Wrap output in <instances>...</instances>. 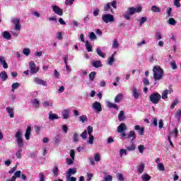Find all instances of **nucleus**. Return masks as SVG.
Segmentation results:
<instances>
[{"instance_id": "nucleus-38", "label": "nucleus", "mask_w": 181, "mask_h": 181, "mask_svg": "<svg viewBox=\"0 0 181 181\" xmlns=\"http://www.w3.org/2000/svg\"><path fill=\"white\" fill-rule=\"evenodd\" d=\"M3 37L7 40H9L11 39V34L8 31H4L3 32Z\"/></svg>"}, {"instance_id": "nucleus-16", "label": "nucleus", "mask_w": 181, "mask_h": 181, "mask_svg": "<svg viewBox=\"0 0 181 181\" xmlns=\"http://www.w3.org/2000/svg\"><path fill=\"white\" fill-rule=\"evenodd\" d=\"M48 118L50 121H54V119H59V115L57 114L53 113L52 111H50L48 115Z\"/></svg>"}, {"instance_id": "nucleus-13", "label": "nucleus", "mask_w": 181, "mask_h": 181, "mask_svg": "<svg viewBox=\"0 0 181 181\" xmlns=\"http://www.w3.org/2000/svg\"><path fill=\"white\" fill-rule=\"evenodd\" d=\"M62 115L64 119H69L70 117V109H64L62 112Z\"/></svg>"}, {"instance_id": "nucleus-64", "label": "nucleus", "mask_w": 181, "mask_h": 181, "mask_svg": "<svg viewBox=\"0 0 181 181\" xmlns=\"http://www.w3.org/2000/svg\"><path fill=\"white\" fill-rule=\"evenodd\" d=\"M74 0H66L65 5L71 6V4H74Z\"/></svg>"}, {"instance_id": "nucleus-26", "label": "nucleus", "mask_w": 181, "mask_h": 181, "mask_svg": "<svg viewBox=\"0 0 181 181\" xmlns=\"http://www.w3.org/2000/svg\"><path fill=\"white\" fill-rule=\"evenodd\" d=\"M126 148L129 152H132V151H135V149H136V146H135V144H134V141H132L130 146H126Z\"/></svg>"}, {"instance_id": "nucleus-18", "label": "nucleus", "mask_w": 181, "mask_h": 181, "mask_svg": "<svg viewBox=\"0 0 181 181\" xmlns=\"http://www.w3.org/2000/svg\"><path fill=\"white\" fill-rule=\"evenodd\" d=\"M134 129L135 131H138L139 135H144V132H145V128L141 127L139 125H136Z\"/></svg>"}, {"instance_id": "nucleus-5", "label": "nucleus", "mask_w": 181, "mask_h": 181, "mask_svg": "<svg viewBox=\"0 0 181 181\" xmlns=\"http://www.w3.org/2000/svg\"><path fill=\"white\" fill-rule=\"evenodd\" d=\"M160 98H162V96L160 95V94H159L158 93H153L149 96V100L153 104H158L159 101L160 100Z\"/></svg>"}, {"instance_id": "nucleus-54", "label": "nucleus", "mask_w": 181, "mask_h": 181, "mask_svg": "<svg viewBox=\"0 0 181 181\" xmlns=\"http://www.w3.org/2000/svg\"><path fill=\"white\" fill-rule=\"evenodd\" d=\"M73 163H74V158H66V164L70 165H73Z\"/></svg>"}, {"instance_id": "nucleus-35", "label": "nucleus", "mask_w": 181, "mask_h": 181, "mask_svg": "<svg viewBox=\"0 0 181 181\" xmlns=\"http://www.w3.org/2000/svg\"><path fill=\"white\" fill-rule=\"evenodd\" d=\"M95 76H97V72L92 71L89 74V80H90V81H94V78H95Z\"/></svg>"}, {"instance_id": "nucleus-22", "label": "nucleus", "mask_w": 181, "mask_h": 181, "mask_svg": "<svg viewBox=\"0 0 181 181\" xmlns=\"http://www.w3.org/2000/svg\"><path fill=\"white\" fill-rule=\"evenodd\" d=\"M0 64H2L4 69H8V63H6L4 57L0 56Z\"/></svg>"}, {"instance_id": "nucleus-44", "label": "nucleus", "mask_w": 181, "mask_h": 181, "mask_svg": "<svg viewBox=\"0 0 181 181\" xmlns=\"http://www.w3.org/2000/svg\"><path fill=\"white\" fill-rule=\"evenodd\" d=\"M23 54H25V56H29L30 54V49L29 48H23Z\"/></svg>"}, {"instance_id": "nucleus-55", "label": "nucleus", "mask_w": 181, "mask_h": 181, "mask_svg": "<svg viewBox=\"0 0 181 181\" xmlns=\"http://www.w3.org/2000/svg\"><path fill=\"white\" fill-rule=\"evenodd\" d=\"M119 134H120L121 139L124 140L127 139V133H125V132H119Z\"/></svg>"}, {"instance_id": "nucleus-51", "label": "nucleus", "mask_w": 181, "mask_h": 181, "mask_svg": "<svg viewBox=\"0 0 181 181\" xmlns=\"http://www.w3.org/2000/svg\"><path fill=\"white\" fill-rule=\"evenodd\" d=\"M168 24L172 25L173 26H175L176 25V21H175V18H169Z\"/></svg>"}, {"instance_id": "nucleus-8", "label": "nucleus", "mask_w": 181, "mask_h": 181, "mask_svg": "<svg viewBox=\"0 0 181 181\" xmlns=\"http://www.w3.org/2000/svg\"><path fill=\"white\" fill-rule=\"evenodd\" d=\"M92 108L96 112H101L103 111V107H101V103L98 101H95L92 105Z\"/></svg>"}, {"instance_id": "nucleus-52", "label": "nucleus", "mask_w": 181, "mask_h": 181, "mask_svg": "<svg viewBox=\"0 0 181 181\" xmlns=\"http://www.w3.org/2000/svg\"><path fill=\"white\" fill-rule=\"evenodd\" d=\"M144 45H146V41L145 40H143L142 41L136 43L137 47H142Z\"/></svg>"}, {"instance_id": "nucleus-20", "label": "nucleus", "mask_w": 181, "mask_h": 181, "mask_svg": "<svg viewBox=\"0 0 181 181\" xmlns=\"http://www.w3.org/2000/svg\"><path fill=\"white\" fill-rule=\"evenodd\" d=\"M132 94L136 100H138L139 98V93H138V89L135 88V86H133L132 88Z\"/></svg>"}, {"instance_id": "nucleus-59", "label": "nucleus", "mask_w": 181, "mask_h": 181, "mask_svg": "<svg viewBox=\"0 0 181 181\" xmlns=\"http://www.w3.org/2000/svg\"><path fill=\"white\" fill-rule=\"evenodd\" d=\"M178 103H179V100L175 99L174 100V102L173 103V104L170 105L171 110H173V108H175V107H176V105H177Z\"/></svg>"}, {"instance_id": "nucleus-29", "label": "nucleus", "mask_w": 181, "mask_h": 181, "mask_svg": "<svg viewBox=\"0 0 181 181\" xmlns=\"http://www.w3.org/2000/svg\"><path fill=\"white\" fill-rule=\"evenodd\" d=\"M119 47V42H118V40L115 39L112 44V49H118Z\"/></svg>"}, {"instance_id": "nucleus-40", "label": "nucleus", "mask_w": 181, "mask_h": 181, "mask_svg": "<svg viewBox=\"0 0 181 181\" xmlns=\"http://www.w3.org/2000/svg\"><path fill=\"white\" fill-rule=\"evenodd\" d=\"M107 107L108 108H115V110H118V105L115 103H112L111 102L107 103Z\"/></svg>"}, {"instance_id": "nucleus-21", "label": "nucleus", "mask_w": 181, "mask_h": 181, "mask_svg": "<svg viewBox=\"0 0 181 181\" xmlns=\"http://www.w3.org/2000/svg\"><path fill=\"white\" fill-rule=\"evenodd\" d=\"M137 171L139 173L142 174L144 173V170H145V164L140 163L136 166Z\"/></svg>"}, {"instance_id": "nucleus-47", "label": "nucleus", "mask_w": 181, "mask_h": 181, "mask_svg": "<svg viewBox=\"0 0 181 181\" xmlns=\"http://www.w3.org/2000/svg\"><path fill=\"white\" fill-rule=\"evenodd\" d=\"M88 119V118L86 115H81L79 117V121H81V122H83V124H84Z\"/></svg>"}, {"instance_id": "nucleus-30", "label": "nucleus", "mask_w": 181, "mask_h": 181, "mask_svg": "<svg viewBox=\"0 0 181 181\" xmlns=\"http://www.w3.org/2000/svg\"><path fill=\"white\" fill-rule=\"evenodd\" d=\"M102 181H112V176L105 173V176Z\"/></svg>"}, {"instance_id": "nucleus-17", "label": "nucleus", "mask_w": 181, "mask_h": 181, "mask_svg": "<svg viewBox=\"0 0 181 181\" xmlns=\"http://www.w3.org/2000/svg\"><path fill=\"white\" fill-rule=\"evenodd\" d=\"M91 66H93V67H95V69H100V67H103V64L101 63V61L96 60L92 62Z\"/></svg>"}, {"instance_id": "nucleus-7", "label": "nucleus", "mask_w": 181, "mask_h": 181, "mask_svg": "<svg viewBox=\"0 0 181 181\" xmlns=\"http://www.w3.org/2000/svg\"><path fill=\"white\" fill-rule=\"evenodd\" d=\"M102 21H103L105 23H110V22H115V18H114L112 14L107 13L102 16Z\"/></svg>"}, {"instance_id": "nucleus-3", "label": "nucleus", "mask_w": 181, "mask_h": 181, "mask_svg": "<svg viewBox=\"0 0 181 181\" xmlns=\"http://www.w3.org/2000/svg\"><path fill=\"white\" fill-rule=\"evenodd\" d=\"M153 77L156 81L161 80L162 77H163V70L160 69V66H153Z\"/></svg>"}, {"instance_id": "nucleus-39", "label": "nucleus", "mask_w": 181, "mask_h": 181, "mask_svg": "<svg viewBox=\"0 0 181 181\" xmlns=\"http://www.w3.org/2000/svg\"><path fill=\"white\" fill-rule=\"evenodd\" d=\"M85 46H86V50H88V52H93V46H91V45H90V42L88 41L86 42Z\"/></svg>"}, {"instance_id": "nucleus-53", "label": "nucleus", "mask_w": 181, "mask_h": 181, "mask_svg": "<svg viewBox=\"0 0 181 181\" xmlns=\"http://www.w3.org/2000/svg\"><path fill=\"white\" fill-rule=\"evenodd\" d=\"M56 37L58 40H63V33L59 32L56 34Z\"/></svg>"}, {"instance_id": "nucleus-19", "label": "nucleus", "mask_w": 181, "mask_h": 181, "mask_svg": "<svg viewBox=\"0 0 181 181\" xmlns=\"http://www.w3.org/2000/svg\"><path fill=\"white\" fill-rule=\"evenodd\" d=\"M124 131H127V125H125V123H121L117 127V132H123Z\"/></svg>"}, {"instance_id": "nucleus-6", "label": "nucleus", "mask_w": 181, "mask_h": 181, "mask_svg": "<svg viewBox=\"0 0 181 181\" xmlns=\"http://www.w3.org/2000/svg\"><path fill=\"white\" fill-rule=\"evenodd\" d=\"M28 67L30 69V73H31V74H36V73H38L39 70L40 69L39 66H36V64L33 61H30L28 63Z\"/></svg>"}, {"instance_id": "nucleus-50", "label": "nucleus", "mask_w": 181, "mask_h": 181, "mask_svg": "<svg viewBox=\"0 0 181 181\" xmlns=\"http://www.w3.org/2000/svg\"><path fill=\"white\" fill-rule=\"evenodd\" d=\"M52 173H53L54 176H58L59 168H57V166L54 167V168L52 170Z\"/></svg>"}, {"instance_id": "nucleus-25", "label": "nucleus", "mask_w": 181, "mask_h": 181, "mask_svg": "<svg viewBox=\"0 0 181 181\" xmlns=\"http://www.w3.org/2000/svg\"><path fill=\"white\" fill-rule=\"evenodd\" d=\"M115 53L112 54L111 55V57L109 58L108 62H107V64L109 66H112V64H114V62H115Z\"/></svg>"}, {"instance_id": "nucleus-33", "label": "nucleus", "mask_w": 181, "mask_h": 181, "mask_svg": "<svg viewBox=\"0 0 181 181\" xmlns=\"http://www.w3.org/2000/svg\"><path fill=\"white\" fill-rule=\"evenodd\" d=\"M151 179V175H149V174H143L141 175V180L143 181H149V180Z\"/></svg>"}, {"instance_id": "nucleus-9", "label": "nucleus", "mask_w": 181, "mask_h": 181, "mask_svg": "<svg viewBox=\"0 0 181 181\" xmlns=\"http://www.w3.org/2000/svg\"><path fill=\"white\" fill-rule=\"evenodd\" d=\"M33 82L38 86H44V87H47V83L45 81L40 79L39 77H35L33 78Z\"/></svg>"}, {"instance_id": "nucleus-15", "label": "nucleus", "mask_w": 181, "mask_h": 181, "mask_svg": "<svg viewBox=\"0 0 181 181\" xmlns=\"http://www.w3.org/2000/svg\"><path fill=\"white\" fill-rule=\"evenodd\" d=\"M32 132V127L28 126L27 127L25 134V138L26 139V141H29V139H30V134Z\"/></svg>"}, {"instance_id": "nucleus-37", "label": "nucleus", "mask_w": 181, "mask_h": 181, "mask_svg": "<svg viewBox=\"0 0 181 181\" xmlns=\"http://www.w3.org/2000/svg\"><path fill=\"white\" fill-rule=\"evenodd\" d=\"M42 105L45 108H47V107H53V103L50 101H45L42 103Z\"/></svg>"}, {"instance_id": "nucleus-57", "label": "nucleus", "mask_w": 181, "mask_h": 181, "mask_svg": "<svg viewBox=\"0 0 181 181\" xmlns=\"http://www.w3.org/2000/svg\"><path fill=\"white\" fill-rule=\"evenodd\" d=\"M117 180H120V181H124V175H122V173H117Z\"/></svg>"}, {"instance_id": "nucleus-23", "label": "nucleus", "mask_w": 181, "mask_h": 181, "mask_svg": "<svg viewBox=\"0 0 181 181\" xmlns=\"http://www.w3.org/2000/svg\"><path fill=\"white\" fill-rule=\"evenodd\" d=\"M6 111H7L10 118H13L15 117V114L13 113V109L12 107H7Z\"/></svg>"}, {"instance_id": "nucleus-27", "label": "nucleus", "mask_w": 181, "mask_h": 181, "mask_svg": "<svg viewBox=\"0 0 181 181\" xmlns=\"http://www.w3.org/2000/svg\"><path fill=\"white\" fill-rule=\"evenodd\" d=\"M118 119L120 122L125 119V112H124V110H121L119 112V114L118 115Z\"/></svg>"}, {"instance_id": "nucleus-2", "label": "nucleus", "mask_w": 181, "mask_h": 181, "mask_svg": "<svg viewBox=\"0 0 181 181\" xmlns=\"http://www.w3.org/2000/svg\"><path fill=\"white\" fill-rule=\"evenodd\" d=\"M11 22L14 25V29L16 31H11V34L13 36H18L21 32V19L20 18H11Z\"/></svg>"}, {"instance_id": "nucleus-48", "label": "nucleus", "mask_w": 181, "mask_h": 181, "mask_svg": "<svg viewBox=\"0 0 181 181\" xmlns=\"http://www.w3.org/2000/svg\"><path fill=\"white\" fill-rule=\"evenodd\" d=\"M39 104H40V102L37 99H34L33 100V107H35L36 108H37L39 107Z\"/></svg>"}, {"instance_id": "nucleus-61", "label": "nucleus", "mask_w": 181, "mask_h": 181, "mask_svg": "<svg viewBox=\"0 0 181 181\" xmlns=\"http://www.w3.org/2000/svg\"><path fill=\"white\" fill-rule=\"evenodd\" d=\"M170 66H172L173 70H176V69H177V66L176 65V62L175 61H172L170 62Z\"/></svg>"}, {"instance_id": "nucleus-60", "label": "nucleus", "mask_w": 181, "mask_h": 181, "mask_svg": "<svg viewBox=\"0 0 181 181\" xmlns=\"http://www.w3.org/2000/svg\"><path fill=\"white\" fill-rule=\"evenodd\" d=\"M128 150L127 149H120V151H119V156H121V158H122V155H127V152Z\"/></svg>"}, {"instance_id": "nucleus-24", "label": "nucleus", "mask_w": 181, "mask_h": 181, "mask_svg": "<svg viewBox=\"0 0 181 181\" xmlns=\"http://www.w3.org/2000/svg\"><path fill=\"white\" fill-rule=\"evenodd\" d=\"M0 78H1V81H6V80H8V74L6 71L0 73Z\"/></svg>"}, {"instance_id": "nucleus-10", "label": "nucleus", "mask_w": 181, "mask_h": 181, "mask_svg": "<svg viewBox=\"0 0 181 181\" xmlns=\"http://www.w3.org/2000/svg\"><path fill=\"white\" fill-rule=\"evenodd\" d=\"M52 11L56 13V15H58L59 16H63V9L60 8V7L58 6H52Z\"/></svg>"}, {"instance_id": "nucleus-1", "label": "nucleus", "mask_w": 181, "mask_h": 181, "mask_svg": "<svg viewBox=\"0 0 181 181\" xmlns=\"http://www.w3.org/2000/svg\"><path fill=\"white\" fill-rule=\"evenodd\" d=\"M141 12H142V6H141L137 7H129L127 10L126 13L122 14V16L126 19V21H129L132 15H135V13H139Z\"/></svg>"}, {"instance_id": "nucleus-4", "label": "nucleus", "mask_w": 181, "mask_h": 181, "mask_svg": "<svg viewBox=\"0 0 181 181\" xmlns=\"http://www.w3.org/2000/svg\"><path fill=\"white\" fill-rule=\"evenodd\" d=\"M16 141L17 142L18 146L19 148L23 147V138H22V132L21 130H18L15 134Z\"/></svg>"}, {"instance_id": "nucleus-63", "label": "nucleus", "mask_w": 181, "mask_h": 181, "mask_svg": "<svg viewBox=\"0 0 181 181\" xmlns=\"http://www.w3.org/2000/svg\"><path fill=\"white\" fill-rule=\"evenodd\" d=\"M138 148L140 153H144V150L145 149V146L144 145H139Z\"/></svg>"}, {"instance_id": "nucleus-34", "label": "nucleus", "mask_w": 181, "mask_h": 181, "mask_svg": "<svg viewBox=\"0 0 181 181\" xmlns=\"http://www.w3.org/2000/svg\"><path fill=\"white\" fill-rule=\"evenodd\" d=\"M151 11L157 13H160V8L156 6H152Z\"/></svg>"}, {"instance_id": "nucleus-12", "label": "nucleus", "mask_w": 181, "mask_h": 181, "mask_svg": "<svg viewBox=\"0 0 181 181\" xmlns=\"http://www.w3.org/2000/svg\"><path fill=\"white\" fill-rule=\"evenodd\" d=\"M77 173V168H72L68 169V171L66 172V177H71V175H76Z\"/></svg>"}, {"instance_id": "nucleus-45", "label": "nucleus", "mask_w": 181, "mask_h": 181, "mask_svg": "<svg viewBox=\"0 0 181 181\" xmlns=\"http://www.w3.org/2000/svg\"><path fill=\"white\" fill-rule=\"evenodd\" d=\"M89 38L90 40H97V35H95V33L90 32L89 34Z\"/></svg>"}, {"instance_id": "nucleus-31", "label": "nucleus", "mask_w": 181, "mask_h": 181, "mask_svg": "<svg viewBox=\"0 0 181 181\" xmlns=\"http://www.w3.org/2000/svg\"><path fill=\"white\" fill-rule=\"evenodd\" d=\"M18 87H21V84L19 83L16 82L13 83L11 86V91L14 93L15 90H16Z\"/></svg>"}, {"instance_id": "nucleus-46", "label": "nucleus", "mask_w": 181, "mask_h": 181, "mask_svg": "<svg viewBox=\"0 0 181 181\" xmlns=\"http://www.w3.org/2000/svg\"><path fill=\"white\" fill-rule=\"evenodd\" d=\"M73 142H77L78 141V134L77 132H74L73 134V138H72Z\"/></svg>"}, {"instance_id": "nucleus-42", "label": "nucleus", "mask_w": 181, "mask_h": 181, "mask_svg": "<svg viewBox=\"0 0 181 181\" xmlns=\"http://www.w3.org/2000/svg\"><path fill=\"white\" fill-rule=\"evenodd\" d=\"M16 156L18 159H22V148H19L16 153Z\"/></svg>"}, {"instance_id": "nucleus-41", "label": "nucleus", "mask_w": 181, "mask_h": 181, "mask_svg": "<svg viewBox=\"0 0 181 181\" xmlns=\"http://www.w3.org/2000/svg\"><path fill=\"white\" fill-rule=\"evenodd\" d=\"M38 181H46V177L43 173H40L38 175Z\"/></svg>"}, {"instance_id": "nucleus-11", "label": "nucleus", "mask_w": 181, "mask_h": 181, "mask_svg": "<svg viewBox=\"0 0 181 181\" xmlns=\"http://www.w3.org/2000/svg\"><path fill=\"white\" fill-rule=\"evenodd\" d=\"M172 93H173L172 88H170L169 90L166 89L163 91L161 98L163 100H166L168 98V94H172Z\"/></svg>"}, {"instance_id": "nucleus-14", "label": "nucleus", "mask_w": 181, "mask_h": 181, "mask_svg": "<svg viewBox=\"0 0 181 181\" xmlns=\"http://www.w3.org/2000/svg\"><path fill=\"white\" fill-rule=\"evenodd\" d=\"M132 138L130 141V144H132L135 139H136V134H135L134 131H130L127 135V139Z\"/></svg>"}, {"instance_id": "nucleus-56", "label": "nucleus", "mask_w": 181, "mask_h": 181, "mask_svg": "<svg viewBox=\"0 0 181 181\" xmlns=\"http://www.w3.org/2000/svg\"><path fill=\"white\" fill-rule=\"evenodd\" d=\"M157 166H158V170H160V171L165 170V166L163 165V163H160L157 164Z\"/></svg>"}, {"instance_id": "nucleus-62", "label": "nucleus", "mask_w": 181, "mask_h": 181, "mask_svg": "<svg viewBox=\"0 0 181 181\" xmlns=\"http://www.w3.org/2000/svg\"><path fill=\"white\" fill-rule=\"evenodd\" d=\"M110 8H111V3H107V5H105L104 7V11L107 12V11L110 10Z\"/></svg>"}, {"instance_id": "nucleus-36", "label": "nucleus", "mask_w": 181, "mask_h": 181, "mask_svg": "<svg viewBox=\"0 0 181 181\" xmlns=\"http://www.w3.org/2000/svg\"><path fill=\"white\" fill-rule=\"evenodd\" d=\"M53 141L54 142V144H60V141H62V137H60V135H56Z\"/></svg>"}, {"instance_id": "nucleus-28", "label": "nucleus", "mask_w": 181, "mask_h": 181, "mask_svg": "<svg viewBox=\"0 0 181 181\" xmlns=\"http://www.w3.org/2000/svg\"><path fill=\"white\" fill-rule=\"evenodd\" d=\"M124 98V94L119 93L116 97L115 98V103H121V100Z\"/></svg>"}, {"instance_id": "nucleus-49", "label": "nucleus", "mask_w": 181, "mask_h": 181, "mask_svg": "<svg viewBox=\"0 0 181 181\" xmlns=\"http://www.w3.org/2000/svg\"><path fill=\"white\" fill-rule=\"evenodd\" d=\"M94 160L95 162H100L101 160V156L99 153H95L94 155Z\"/></svg>"}, {"instance_id": "nucleus-58", "label": "nucleus", "mask_w": 181, "mask_h": 181, "mask_svg": "<svg viewBox=\"0 0 181 181\" xmlns=\"http://www.w3.org/2000/svg\"><path fill=\"white\" fill-rule=\"evenodd\" d=\"M88 143H89L90 145H93V144H94V136L93 135L89 136V139L88 140Z\"/></svg>"}, {"instance_id": "nucleus-43", "label": "nucleus", "mask_w": 181, "mask_h": 181, "mask_svg": "<svg viewBox=\"0 0 181 181\" xmlns=\"http://www.w3.org/2000/svg\"><path fill=\"white\" fill-rule=\"evenodd\" d=\"M148 21V17H141L139 20V25L142 26Z\"/></svg>"}, {"instance_id": "nucleus-32", "label": "nucleus", "mask_w": 181, "mask_h": 181, "mask_svg": "<svg viewBox=\"0 0 181 181\" xmlns=\"http://www.w3.org/2000/svg\"><path fill=\"white\" fill-rule=\"evenodd\" d=\"M96 53H98L100 57H103V58L105 57V54H104V52L101 51V48L100 47L96 48Z\"/></svg>"}]
</instances>
